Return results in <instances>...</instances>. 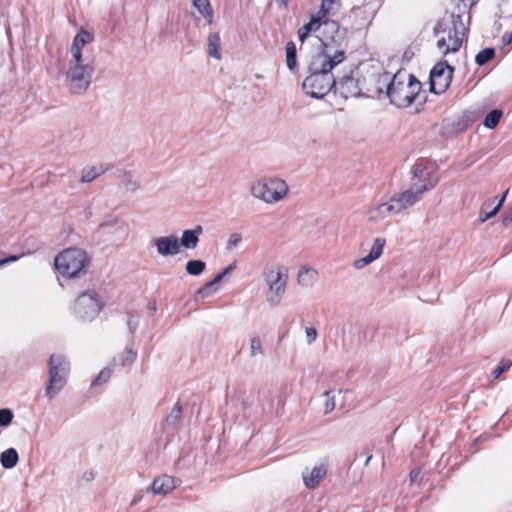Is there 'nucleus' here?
I'll return each instance as SVG.
<instances>
[{"mask_svg":"<svg viewBox=\"0 0 512 512\" xmlns=\"http://www.w3.org/2000/svg\"><path fill=\"white\" fill-rule=\"evenodd\" d=\"M281 5L286 6L288 0H277Z\"/></svg>","mask_w":512,"mask_h":512,"instance_id":"nucleus-47","label":"nucleus"},{"mask_svg":"<svg viewBox=\"0 0 512 512\" xmlns=\"http://www.w3.org/2000/svg\"><path fill=\"white\" fill-rule=\"evenodd\" d=\"M385 243L386 241L384 238H376L369 254L365 257L355 260L353 264L354 267L356 269H362L368 264L372 263L374 260L378 259L383 253Z\"/></svg>","mask_w":512,"mask_h":512,"instance_id":"nucleus-15","label":"nucleus"},{"mask_svg":"<svg viewBox=\"0 0 512 512\" xmlns=\"http://www.w3.org/2000/svg\"><path fill=\"white\" fill-rule=\"evenodd\" d=\"M181 415V407L179 404H176L175 407L172 409L171 414L167 417V421L169 423H174L179 420Z\"/></svg>","mask_w":512,"mask_h":512,"instance_id":"nucleus-36","label":"nucleus"},{"mask_svg":"<svg viewBox=\"0 0 512 512\" xmlns=\"http://www.w3.org/2000/svg\"><path fill=\"white\" fill-rule=\"evenodd\" d=\"M193 6L207 20L209 25L213 23L214 12L209 0H193Z\"/></svg>","mask_w":512,"mask_h":512,"instance_id":"nucleus-23","label":"nucleus"},{"mask_svg":"<svg viewBox=\"0 0 512 512\" xmlns=\"http://www.w3.org/2000/svg\"><path fill=\"white\" fill-rule=\"evenodd\" d=\"M286 65L292 72L297 70V49L294 42L289 41L285 46Z\"/></svg>","mask_w":512,"mask_h":512,"instance_id":"nucleus-25","label":"nucleus"},{"mask_svg":"<svg viewBox=\"0 0 512 512\" xmlns=\"http://www.w3.org/2000/svg\"><path fill=\"white\" fill-rule=\"evenodd\" d=\"M102 309V303L96 292H84L78 296L74 311L82 318H93Z\"/></svg>","mask_w":512,"mask_h":512,"instance_id":"nucleus-13","label":"nucleus"},{"mask_svg":"<svg viewBox=\"0 0 512 512\" xmlns=\"http://www.w3.org/2000/svg\"><path fill=\"white\" fill-rule=\"evenodd\" d=\"M336 2L337 0H322L320 10L318 11L319 14L326 18Z\"/></svg>","mask_w":512,"mask_h":512,"instance_id":"nucleus-34","label":"nucleus"},{"mask_svg":"<svg viewBox=\"0 0 512 512\" xmlns=\"http://www.w3.org/2000/svg\"><path fill=\"white\" fill-rule=\"evenodd\" d=\"M510 41H512V34L509 36V39L507 42L509 43Z\"/></svg>","mask_w":512,"mask_h":512,"instance_id":"nucleus-49","label":"nucleus"},{"mask_svg":"<svg viewBox=\"0 0 512 512\" xmlns=\"http://www.w3.org/2000/svg\"><path fill=\"white\" fill-rule=\"evenodd\" d=\"M155 246L162 256L175 255L180 251V243L176 236L159 237L155 240Z\"/></svg>","mask_w":512,"mask_h":512,"instance_id":"nucleus-16","label":"nucleus"},{"mask_svg":"<svg viewBox=\"0 0 512 512\" xmlns=\"http://www.w3.org/2000/svg\"><path fill=\"white\" fill-rule=\"evenodd\" d=\"M454 68L446 61L438 62L430 72V91L440 95L447 91L453 78Z\"/></svg>","mask_w":512,"mask_h":512,"instance_id":"nucleus-11","label":"nucleus"},{"mask_svg":"<svg viewBox=\"0 0 512 512\" xmlns=\"http://www.w3.org/2000/svg\"><path fill=\"white\" fill-rule=\"evenodd\" d=\"M511 366H512V361H510V360L502 361L501 364L499 366H497L491 373L493 380L498 379L501 376V374L508 371Z\"/></svg>","mask_w":512,"mask_h":512,"instance_id":"nucleus-32","label":"nucleus"},{"mask_svg":"<svg viewBox=\"0 0 512 512\" xmlns=\"http://www.w3.org/2000/svg\"><path fill=\"white\" fill-rule=\"evenodd\" d=\"M420 475V471L419 470H412L409 474V477H410V481L411 482H415L417 480V478L419 477Z\"/></svg>","mask_w":512,"mask_h":512,"instance_id":"nucleus-44","label":"nucleus"},{"mask_svg":"<svg viewBox=\"0 0 512 512\" xmlns=\"http://www.w3.org/2000/svg\"><path fill=\"white\" fill-rule=\"evenodd\" d=\"M324 18V16L317 12L316 15L311 17L308 23H306L298 30V37L301 43H304V41L310 36L311 33H316V35L318 34L321 21Z\"/></svg>","mask_w":512,"mask_h":512,"instance_id":"nucleus-17","label":"nucleus"},{"mask_svg":"<svg viewBox=\"0 0 512 512\" xmlns=\"http://www.w3.org/2000/svg\"><path fill=\"white\" fill-rule=\"evenodd\" d=\"M1 464L5 468H13L18 461V453L14 448H9L2 452L0 458Z\"/></svg>","mask_w":512,"mask_h":512,"instance_id":"nucleus-26","label":"nucleus"},{"mask_svg":"<svg viewBox=\"0 0 512 512\" xmlns=\"http://www.w3.org/2000/svg\"><path fill=\"white\" fill-rule=\"evenodd\" d=\"M305 332H306V336H307V341L309 344L313 343L316 338H317V331L315 328L313 327H307L305 329Z\"/></svg>","mask_w":512,"mask_h":512,"instance_id":"nucleus-39","label":"nucleus"},{"mask_svg":"<svg viewBox=\"0 0 512 512\" xmlns=\"http://www.w3.org/2000/svg\"><path fill=\"white\" fill-rule=\"evenodd\" d=\"M507 193H508V190H506L504 192L502 197L499 199L497 205L494 208H492V209H488L490 207V205H488L486 203L483 204V206L481 208V212H480V221L481 222H485V221H487L488 219L492 218L493 216H495L497 214V212L503 206V203L505 201Z\"/></svg>","mask_w":512,"mask_h":512,"instance_id":"nucleus-24","label":"nucleus"},{"mask_svg":"<svg viewBox=\"0 0 512 512\" xmlns=\"http://www.w3.org/2000/svg\"><path fill=\"white\" fill-rule=\"evenodd\" d=\"M176 487V481L173 477L168 475H163L157 477L151 486V489L154 494H167L174 490Z\"/></svg>","mask_w":512,"mask_h":512,"instance_id":"nucleus-19","label":"nucleus"},{"mask_svg":"<svg viewBox=\"0 0 512 512\" xmlns=\"http://www.w3.org/2000/svg\"><path fill=\"white\" fill-rule=\"evenodd\" d=\"M93 478V473H90L89 475H87V479L90 480Z\"/></svg>","mask_w":512,"mask_h":512,"instance_id":"nucleus-48","label":"nucleus"},{"mask_svg":"<svg viewBox=\"0 0 512 512\" xmlns=\"http://www.w3.org/2000/svg\"><path fill=\"white\" fill-rule=\"evenodd\" d=\"M345 34V31L340 29L336 21L327 17L322 19L319 32L316 35L321 42V46L313 56H321L332 62L342 63L346 59Z\"/></svg>","mask_w":512,"mask_h":512,"instance_id":"nucleus-2","label":"nucleus"},{"mask_svg":"<svg viewBox=\"0 0 512 512\" xmlns=\"http://www.w3.org/2000/svg\"><path fill=\"white\" fill-rule=\"evenodd\" d=\"M206 268V264L202 260H190L186 264V271L189 275L198 276Z\"/></svg>","mask_w":512,"mask_h":512,"instance_id":"nucleus-30","label":"nucleus"},{"mask_svg":"<svg viewBox=\"0 0 512 512\" xmlns=\"http://www.w3.org/2000/svg\"><path fill=\"white\" fill-rule=\"evenodd\" d=\"M202 233V227L197 226L193 230H185L182 234L180 245L187 249H193L198 244V235Z\"/></svg>","mask_w":512,"mask_h":512,"instance_id":"nucleus-21","label":"nucleus"},{"mask_svg":"<svg viewBox=\"0 0 512 512\" xmlns=\"http://www.w3.org/2000/svg\"><path fill=\"white\" fill-rule=\"evenodd\" d=\"M317 276V272L314 269L302 267L298 273V283L301 285H310Z\"/></svg>","mask_w":512,"mask_h":512,"instance_id":"nucleus-27","label":"nucleus"},{"mask_svg":"<svg viewBox=\"0 0 512 512\" xmlns=\"http://www.w3.org/2000/svg\"><path fill=\"white\" fill-rule=\"evenodd\" d=\"M93 70L94 68L90 64L82 65L81 62H75L68 72L71 90L75 93L85 91L90 84Z\"/></svg>","mask_w":512,"mask_h":512,"instance_id":"nucleus-12","label":"nucleus"},{"mask_svg":"<svg viewBox=\"0 0 512 512\" xmlns=\"http://www.w3.org/2000/svg\"><path fill=\"white\" fill-rule=\"evenodd\" d=\"M111 376L110 369H103L96 378L97 383L106 382Z\"/></svg>","mask_w":512,"mask_h":512,"instance_id":"nucleus-40","label":"nucleus"},{"mask_svg":"<svg viewBox=\"0 0 512 512\" xmlns=\"http://www.w3.org/2000/svg\"><path fill=\"white\" fill-rule=\"evenodd\" d=\"M89 263L85 251L78 248H69L56 256L54 265L63 276H77Z\"/></svg>","mask_w":512,"mask_h":512,"instance_id":"nucleus-7","label":"nucleus"},{"mask_svg":"<svg viewBox=\"0 0 512 512\" xmlns=\"http://www.w3.org/2000/svg\"><path fill=\"white\" fill-rule=\"evenodd\" d=\"M13 419V413L10 409L3 408L0 409V426L6 427L8 426Z\"/></svg>","mask_w":512,"mask_h":512,"instance_id":"nucleus-33","label":"nucleus"},{"mask_svg":"<svg viewBox=\"0 0 512 512\" xmlns=\"http://www.w3.org/2000/svg\"><path fill=\"white\" fill-rule=\"evenodd\" d=\"M288 192V186L281 179H269L257 182L252 186V193L267 203L281 200Z\"/></svg>","mask_w":512,"mask_h":512,"instance_id":"nucleus-9","label":"nucleus"},{"mask_svg":"<svg viewBox=\"0 0 512 512\" xmlns=\"http://www.w3.org/2000/svg\"><path fill=\"white\" fill-rule=\"evenodd\" d=\"M94 40V35L88 30L81 29L73 39L71 45V54L75 62L82 60V48Z\"/></svg>","mask_w":512,"mask_h":512,"instance_id":"nucleus-14","label":"nucleus"},{"mask_svg":"<svg viewBox=\"0 0 512 512\" xmlns=\"http://www.w3.org/2000/svg\"><path fill=\"white\" fill-rule=\"evenodd\" d=\"M325 395L328 397L325 402V413H330L335 408V400L334 397H330V392H325Z\"/></svg>","mask_w":512,"mask_h":512,"instance_id":"nucleus-38","label":"nucleus"},{"mask_svg":"<svg viewBox=\"0 0 512 512\" xmlns=\"http://www.w3.org/2000/svg\"><path fill=\"white\" fill-rule=\"evenodd\" d=\"M423 172L424 170L421 168V164H416L413 168V175L414 177L423 178V184H413L410 189L399 193L390 199V203H392L396 214L414 205L420 200L424 192L437 185L439 177L435 173L434 169L427 171L425 175Z\"/></svg>","mask_w":512,"mask_h":512,"instance_id":"nucleus-5","label":"nucleus"},{"mask_svg":"<svg viewBox=\"0 0 512 512\" xmlns=\"http://www.w3.org/2000/svg\"><path fill=\"white\" fill-rule=\"evenodd\" d=\"M250 348H251V356L262 354V344H261V340L259 337L254 336L251 339Z\"/></svg>","mask_w":512,"mask_h":512,"instance_id":"nucleus-35","label":"nucleus"},{"mask_svg":"<svg viewBox=\"0 0 512 512\" xmlns=\"http://www.w3.org/2000/svg\"><path fill=\"white\" fill-rule=\"evenodd\" d=\"M392 214H396L393 208L392 203L386 202L382 203L368 211V218L371 221H379L382 220Z\"/></svg>","mask_w":512,"mask_h":512,"instance_id":"nucleus-20","label":"nucleus"},{"mask_svg":"<svg viewBox=\"0 0 512 512\" xmlns=\"http://www.w3.org/2000/svg\"><path fill=\"white\" fill-rule=\"evenodd\" d=\"M208 54L217 60L222 58L221 38L218 32H213L208 35Z\"/></svg>","mask_w":512,"mask_h":512,"instance_id":"nucleus-22","label":"nucleus"},{"mask_svg":"<svg viewBox=\"0 0 512 512\" xmlns=\"http://www.w3.org/2000/svg\"><path fill=\"white\" fill-rule=\"evenodd\" d=\"M389 83L388 72L368 73L359 79L347 78L342 81L341 87L351 96H363L379 99L386 95Z\"/></svg>","mask_w":512,"mask_h":512,"instance_id":"nucleus-3","label":"nucleus"},{"mask_svg":"<svg viewBox=\"0 0 512 512\" xmlns=\"http://www.w3.org/2000/svg\"><path fill=\"white\" fill-rule=\"evenodd\" d=\"M69 372V363L62 355H52L49 359V381L45 394L53 399L66 383V375Z\"/></svg>","mask_w":512,"mask_h":512,"instance_id":"nucleus-8","label":"nucleus"},{"mask_svg":"<svg viewBox=\"0 0 512 512\" xmlns=\"http://www.w3.org/2000/svg\"><path fill=\"white\" fill-rule=\"evenodd\" d=\"M495 56V50L493 48H485L481 50L475 57V61L479 66H483L491 61Z\"/></svg>","mask_w":512,"mask_h":512,"instance_id":"nucleus-31","label":"nucleus"},{"mask_svg":"<svg viewBox=\"0 0 512 512\" xmlns=\"http://www.w3.org/2000/svg\"><path fill=\"white\" fill-rule=\"evenodd\" d=\"M421 90V83L412 74L398 71L392 78L389 76L386 96L390 102L405 108L412 104Z\"/></svg>","mask_w":512,"mask_h":512,"instance_id":"nucleus-4","label":"nucleus"},{"mask_svg":"<svg viewBox=\"0 0 512 512\" xmlns=\"http://www.w3.org/2000/svg\"><path fill=\"white\" fill-rule=\"evenodd\" d=\"M223 277V273L217 274L212 281L207 283L203 288L199 289L198 293H203L206 289L210 288L213 284L219 282Z\"/></svg>","mask_w":512,"mask_h":512,"instance_id":"nucleus-41","label":"nucleus"},{"mask_svg":"<svg viewBox=\"0 0 512 512\" xmlns=\"http://www.w3.org/2000/svg\"><path fill=\"white\" fill-rule=\"evenodd\" d=\"M135 358H136V353H134L133 351L129 350L127 352V361L129 363H131V362H133L135 360Z\"/></svg>","mask_w":512,"mask_h":512,"instance_id":"nucleus-45","label":"nucleus"},{"mask_svg":"<svg viewBox=\"0 0 512 512\" xmlns=\"http://www.w3.org/2000/svg\"><path fill=\"white\" fill-rule=\"evenodd\" d=\"M327 474V466L320 464L315 466L308 475L303 477L305 486L308 489H315Z\"/></svg>","mask_w":512,"mask_h":512,"instance_id":"nucleus-18","label":"nucleus"},{"mask_svg":"<svg viewBox=\"0 0 512 512\" xmlns=\"http://www.w3.org/2000/svg\"><path fill=\"white\" fill-rule=\"evenodd\" d=\"M437 48L446 55L457 52L466 38V28L461 15H452L449 23H441L437 29Z\"/></svg>","mask_w":512,"mask_h":512,"instance_id":"nucleus-6","label":"nucleus"},{"mask_svg":"<svg viewBox=\"0 0 512 512\" xmlns=\"http://www.w3.org/2000/svg\"><path fill=\"white\" fill-rule=\"evenodd\" d=\"M0 255H2V252L0 251ZM18 256L16 255H11V256H8V257H2L0 256V266L4 265V264H7V263H11V262H14L16 260H18Z\"/></svg>","mask_w":512,"mask_h":512,"instance_id":"nucleus-42","label":"nucleus"},{"mask_svg":"<svg viewBox=\"0 0 512 512\" xmlns=\"http://www.w3.org/2000/svg\"><path fill=\"white\" fill-rule=\"evenodd\" d=\"M108 168L100 165L99 167H90L87 170L83 171L81 181L82 182H91L99 175L103 174Z\"/></svg>","mask_w":512,"mask_h":512,"instance_id":"nucleus-28","label":"nucleus"},{"mask_svg":"<svg viewBox=\"0 0 512 512\" xmlns=\"http://www.w3.org/2000/svg\"><path fill=\"white\" fill-rule=\"evenodd\" d=\"M339 62L325 59L321 56H312L308 65L310 74L303 81V89L314 98H322L329 93L335 85L332 70Z\"/></svg>","mask_w":512,"mask_h":512,"instance_id":"nucleus-1","label":"nucleus"},{"mask_svg":"<svg viewBox=\"0 0 512 512\" xmlns=\"http://www.w3.org/2000/svg\"><path fill=\"white\" fill-rule=\"evenodd\" d=\"M463 2L464 5L473 6L475 5L479 0H460Z\"/></svg>","mask_w":512,"mask_h":512,"instance_id":"nucleus-46","label":"nucleus"},{"mask_svg":"<svg viewBox=\"0 0 512 512\" xmlns=\"http://www.w3.org/2000/svg\"><path fill=\"white\" fill-rule=\"evenodd\" d=\"M240 241H241V235L239 233L231 234L229 237L228 243H227V248L232 249V248L236 247Z\"/></svg>","mask_w":512,"mask_h":512,"instance_id":"nucleus-37","label":"nucleus"},{"mask_svg":"<svg viewBox=\"0 0 512 512\" xmlns=\"http://www.w3.org/2000/svg\"><path fill=\"white\" fill-rule=\"evenodd\" d=\"M502 221L504 225H508L512 222V209L504 215Z\"/></svg>","mask_w":512,"mask_h":512,"instance_id":"nucleus-43","label":"nucleus"},{"mask_svg":"<svg viewBox=\"0 0 512 512\" xmlns=\"http://www.w3.org/2000/svg\"><path fill=\"white\" fill-rule=\"evenodd\" d=\"M503 115L502 110L494 109L485 117L483 124L489 129L495 128Z\"/></svg>","mask_w":512,"mask_h":512,"instance_id":"nucleus-29","label":"nucleus"},{"mask_svg":"<svg viewBox=\"0 0 512 512\" xmlns=\"http://www.w3.org/2000/svg\"><path fill=\"white\" fill-rule=\"evenodd\" d=\"M264 277L269 286L267 301L274 306L280 302L285 293L288 274L281 267H277L276 269L266 270Z\"/></svg>","mask_w":512,"mask_h":512,"instance_id":"nucleus-10","label":"nucleus"}]
</instances>
